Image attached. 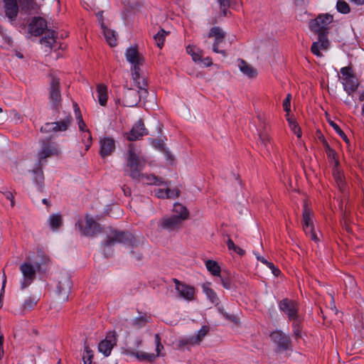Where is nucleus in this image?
I'll return each mask as SVG.
<instances>
[{
  "mask_svg": "<svg viewBox=\"0 0 364 364\" xmlns=\"http://www.w3.org/2000/svg\"><path fill=\"white\" fill-rule=\"evenodd\" d=\"M333 16L326 14L319 15L309 22L311 31L318 34V41L313 43L311 51L318 57L322 56L320 50H326L329 47L327 34L328 25L333 21Z\"/></svg>",
  "mask_w": 364,
  "mask_h": 364,
  "instance_id": "1",
  "label": "nucleus"
},
{
  "mask_svg": "<svg viewBox=\"0 0 364 364\" xmlns=\"http://www.w3.org/2000/svg\"><path fill=\"white\" fill-rule=\"evenodd\" d=\"M37 257H41V261L37 259L33 262L26 261L19 267L23 277L21 284V289L28 287L35 279L36 272L41 270L43 265L49 262L48 257L43 253L38 254Z\"/></svg>",
  "mask_w": 364,
  "mask_h": 364,
  "instance_id": "2",
  "label": "nucleus"
},
{
  "mask_svg": "<svg viewBox=\"0 0 364 364\" xmlns=\"http://www.w3.org/2000/svg\"><path fill=\"white\" fill-rule=\"evenodd\" d=\"M145 164V159L136 153L134 145L129 144L127 153V165L124 170L126 174L133 180L140 181L141 171Z\"/></svg>",
  "mask_w": 364,
  "mask_h": 364,
  "instance_id": "3",
  "label": "nucleus"
},
{
  "mask_svg": "<svg viewBox=\"0 0 364 364\" xmlns=\"http://www.w3.org/2000/svg\"><path fill=\"white\" fill-rule=\"evenodd\" d=\"M225 37V31L219 26L213 27L208 35L205 36L206 39L204 41V44L208 48H210V43L208 39L210 38H214V43L212 45V50L214 53H220L224 57L227 56V53L224 49H219L220 46L223 43Z\"/></svg>",
  "mask_w": 364,
  "mask_h": 364,
  "instance_id": "4",
  "label": "nucleus"
},
{
  "mask_svg": "<svg viewBox=\"0 0 364 364\" xmlns=\"http://www.w3.org/2000/svg\"><path fill=\"white\" fill-rule=\"evenodd\" d=\"M135 240L129 232L117 230H112L104 242L105 247H110L116 243H124L129 245H134Z\"/></svg>",
  "mask_w": 364,
  "mask_h": 364,
  "instance_id": "5",
  "label": "nucleus"
},
{
  "mask_svg": "<svg viewBox=\"0 0 364 364\" xmlns=\"http://www.w3.org/2000/svg\"><path fill=\"white\" fill-rule=\"evenodd\" d=\"M127 60L132 65V76L136 80L139 77L140 66L143 65L144 58L136 47H130L125 53Z\"/></svg>",
  "mask_w": 364,
  "mask_h": 364,
  "instance_id": "6",
  "label": "nucleus"
},
{
  "mask_svg": "<svg viewBox=\"0 0 364 364\" xmlns=\"http://www.w3.org/2000/svg\"><path fill=\"white\" fill-rule=\"evenodd\" d=\"M76 228L79 229L81 234L87 237H94L102 231L100 225L97 223L92 217L89 215H86L85 225L83 221L79 220L75 224Z\"/></svg>",
  "mask_w": 364,
  "mask_h": 364,
  "instance_id": "7",
  "label": "nucleus"
},
{
  "mask_svg": "<svg viewBox=\"0 0 364 364\" xmlns=\"http://www.w3.org/2000/svg\"><path fill=\"white\" fill-rule=\"evenodd\" d=\"M41 148L38 153V164L43 166L46 162L45 160L58 154L57 145L51 141L50 139L40 140Z\"/></svg>",
  "mask_w": 364,
  "mask_h": 364,
  "instance_id": "8",
  "label": "nucleus"
},
{
  "mask_svg": "<svg viewBox=\"0 0 364 364\" xmlns=\"http://www.w3.org/2000/svg\"><path fill=\"white\" fill-rule=\"evenodd\" d=\"M72 122L73 117L70 114H68L57 122L46 123L41 127V132L43 133L65 132Z\"/></svg>",
  "mask_w": 364,
  "mask_h": 364,
  "instance_id": "9",
  "label": "nucleus"
},
{
  "mask_svg": "<svg viewBox=\"0 0 364 364\" xmlns=\"http://www.w3.org/2000/svg\"><path fill=\"white\" fill-rule=\"evenodd\" d=\"M49 77V98L53 104V106L55 108H57L61 102L60 78L52 73L50 74Z\"/></svg>",
  "mask_w": 364,
  "mask_h": 364,
  "instance_id": "10",
  "label": "nucleus"
},
{
  "mask_svg": "<svg viewBox=\"0 0 364 364\" xmlns=\"http://www.w3.org/2000/svg\"><path fill=\"white\" fill-rule=\"evenodd\" d=\"M272 341L277 346V352H283L291 348L290 337L282 331L277 330L270 334Z\"/></svg>",
  "mask_w": 364,
  "mask_h": 364,
  "instance_id": "11",
  "label": "nucleus"
},
{
  "mask_svg": "<svg viewBox=\"0 0 364 364\" xmlns=\"http://www.w3.org/2000/svg\"><path fill=\"white\" fill-rule=\"evenodd\" d=\"M278 306L279 310L287 316L289 321L300 316L299 304L294 300L283 299L279 302Z\"/></svg>",
  "mask_w": 364,
  "mask_h": 364,
  "instance_id": "12",
  "label": "nucleus"
},
{
  "mask_svg": "<svg viewBox=\"0 0 364 364\" xmlns=\"http://www.w3.org/2000/svg\"><path fill=\"white\" fill-rule=\"evenodd\" d=\"M313 212L307 208L306 205H304L303 211V220L302 225L305 234L309 236L312 240L315 242L318 241V238L314 230V226L311 220Z\"/></svg>",
  "mask_w": 364,
  "mask_h": 364,
  "instance_id": "13",
  "label": "nucleus"
},
{
  "mask_svg": "<svg viewBox=\"0 0 364 364\" xmlns=\"http://www.w3.org/2000/svg\"><path fill=\"white\" fill-rule=\"evenodd\" d=\"M117 342V334L115 331H109L105 338L101 341L98 345V350L105 357L111 354V351Z\"/></svg>",
  "mask_w": 364,
  "mask_h": 364,
  "instance_id": "14",
  "label": "nucleus"
},
{
  "mask_svg": "<svg viewBox=\"0 0 364 364\" xmlns=\"http://www.w3.org/2000/svg\"><path fill=\"white\" fill-rule=\"evenodd\" d=\"M183 221L177 218L176 215L164 216L159 221V228L168 232L176 231L180 229Z\"/></svg>",
  "mask_w": 364,
  "mask_h": 364,
  "instance_id": "15",
  "label": "nucleus"
},
{
  "mask_svg": "<svg viewBox=\"0 0 364 364\" xmlns=\"http://www.w3.org/2000/svg\"><path fill=\"white\" fill-rule=\"evenodd\" d=\"M208 332L209 327L207 326H203L196 336H191L187 338H181L179 341V345L181 346L186 345H198L203 340Z\"/></svg>",
  "mask_w": 364,
  "mask_h": 364,
  "instance_id": "16",
  "label": "nucleus"
},
{
  "mask_svg": "<svg viewBox=\"0 0 364 364\" xmlns=\"http://www.w3.org/2000/svg\"><path fill=\"white\" fill-rule=\"evenodd\" d=\"M146 94L141 91H137L134 89H127L124 95V105L127 107L136 106L141 97H146Z\"/></svg>",
  "mask_w": 364,
  "mask_h": 364,
  "instance_id": "17",
  "label": "nucleus"
},
{
  "mask_svg": "<svg viewBox=\"0 0 364 364\" xmlns=\"http://www.w3.org/2000/svg\"><path fill=\"white\" fill-rule=\"evenodd\" d=\"M122 353L127 355L134 356L141 362H153L156 358H157V355H155L154 353L137 351L130 347L122 348Z\"/></svg>",
  "mask_w": 364,
  "mask_h": 364,
  "instance_id": "18",
  "label": "nucleus"
},
{
  "mask_svg": "<svg viewBox=\"0 0 364 364\" xmlns=\"http://www.w3.org/2000/svg\"><path fill=\"white\" fill-rule=\"evenodd\" d=\"M173 282L176 284V289L181 297L188 301L194 299L195 289L193 287L180 282L177 279H173Z\"/></svg>",
  "mask_w": 364,
  "mask_h": 364,
  "instance_id": "19",
  "label": "nucleus"
},
{
  "mask_svg": "<svg viewBox=\"0 0 364 364\" xmlns=\"http://www.w3.org/2000/svg\"><path fill=\"white\" fill-rule=\"evenodd\" d=\"M71 287L72 282L70 277L68 274H62L59 278L57 289L58 294L64 296V300L68 299V296L71 289Z\"/></svg>",
  "mask_w": 364,
  "mask_h": 364,
  "instance_id": "20",
  "label": "nucleus"
},
{
  "mask_svg": "<svg viewBox=\"0 0 364 364\" xmlns=\"http://www.w3.org/2000/svg\"><path fill=\"white\" fill-rule=\"evenodd\" d=\"M4 4L6 16L11 21H15L19 11L17 0H4Z\"/></svg>",
  "mask_w": 364,
  "mask_h": 364,
  "instance_id": "21",
  "label": "nucleus"
},
{
  "mask_svg": "<svg viewBox=\"0 0 364 364\" xmlns=\"http://www.w3.org/2000/svg\"><path fill=\"white\" fill-rule=\"evenodd\" d=\"M100 154L102 158H105L112 154L115 149V141L111 137H103L100 141Z\"/></svg>",
  "mask_w": 364,
  "mask_h": 364,
  "instance_id": "22",
  "label": "nucleus"
},
{
  "mask_svg": "<svg viewBox=\"0 0 364 364\" xmlns=\"http://www.w3.org/2000/svg\"><path fill=\"white\" fill-rule=\"evenodd\" d=\"M147 134V131L144 127V122L139 119L132 127L129 134L127 139L129 141L139 140L141 137Z\"/></svg>",
  "mask_w": 364,
  "mask_h": 364,
  "instance_id": "23",
  "label": "nucleus"
},
{
  "mask_svg": "<svg viewBox=\"0 0 364 364\" xmlns=\"http://www.w3.org/2000/svg\"><path fill=\"white\" fill-rule=\"evenodd\" d=\"M47 28L46 21L41 17H35L29 25L31 33L35 36H39Z\"/></svg>",
  "mask_w": 364,
  "mask_h": 364,
  "instance_id": "24",
  "label": "nucleus"
},
{
  "mask_svg": "<svg viewBox=\"0 0 364 364\" xmlns=\"http://www.w3.org/2000/svg\"><path fill=\"white\" fill-rule=\"evenodd\" d=\"M140 181H143L147 185L161 186L168 185V182L164 181L163 178L156 176L153 174L141 173Z\"/></svg>",
  "mask_w": 364,
  "mask_h": 364,
  "instance_id": "25",
  "label": "nucleus"
},
{
  "mask_svg": "<svg viewBox=\"0 0 364 364\" xmlns=\"http://www.w3.org/2000/svg\"><path fill=\"white\" fill-rule=\"evenodd\" d=\"M101 28L102 30L103 35L107 43L111 47L117 46V39L115 31L107 28L104 22H102L101 23Z\"/></svg>",
  "mask_w": 364,
  "mask_h": 364,
  "instance_id": "26",
  "label": "nucleus"
},
{
  "mask_svg": "<svg viewBox=\"0 0 364 364\" xmlns=\"http://www.w3.org/2000/svg\"><path fill=\"white\" fill-rule=\"evenodd\" d=\"M210 283L203 284L201 286L203 291L212 304L215 306H218L220 303V299L218 296L216 292L210 287Z\"/></svg>",
  "mask_w": 364,
  "mask_h": 364,
  "instance_id": "27",
  "label": "nucleus"
},
{
  "mask_svg": "<svg viewBox=\"0 0 364 364\" xmlns=\"http://www.w3.org/2000/svg\"><path fill=\"white\" fill-rule=\"evenodd\" d=\"M342 83L344 87V90L349 95L354 92L357 90L358 86V80L354 76L348 79L343 80Z\"/></svg>",
  "mask_w": 364,
  "mask_h": 364,
  "instance_id": "28",
  "label": "nucleus"
},
{
  "mask_svg": "<svg viewBox=\"0 0 364 364\" xmlns=\"http://www.w3.org/2000/svg\"><path fill=\"white\" fill-rule=\"evenodd\" d=\"M97 99L101 106H105L107 102V87L103 84L97 86Z\"/></svg>",
  "mask_w": 364,
  "mask_h": 364,
  "instance_id": "29",
  "label": "nucleus"
},
{
  "mask_svg": "<svg viewBox=\"0 0 364 364\" xmlns=\"http://www.w3.org/2000/svg\"><path fill=\"white\" fill-rule=\"evenodd\" d=\"M173 215H176L177 218L184 221L188 219L189 213L187 208L180 203H175L173 208Z\"/></svg>",
  "mask_w": 364,
  "mask_h": 364,
  "instance_id": "30",
  "label": "nucleus"
},
{
  "mask_svg": "<svg viewBox=\"0 0 364 364\" xmlns=\"http://www.w3.org/2000/svg\"><path fill=\"white\" fill-rule=\"evenodd\" d=\"M240 71L249 77H254L257 75V71L245 61L240 60L238 65Z\"/></svg>",
  "mask_w": 364,
  "mask_h": 364,
  "instance_id": "31",
  "label": "nucleus"
},
{
  "mask_svg": "<svg viewBox=\"0 0 364 364\" xmlns=\"http://www.w3.org/2000/svg\"><path fill=\"white\" fill-rule=\"evenodd\" d=\"M186 51L191 55L193 60L196 63H199V61L201 60V58L203 56V50L196 46H188L186 47Z\"/></svg>",
  "mask_w": 364,
  "mask_h": 364,
  "instance_id": "32",
  "label": "nucleus"
},
{
  "mask_svg": "<svg viewBox=\"0 0 364 364\" xmlns=\"http://www.w3.org/2000/svg\"><path fill=\"white\" fill-rule=\"evenodd\" d=\"M55 32L52 30H47L46 32V36L41 38V43L46 46L49 48H53V44L55 43Z\"/></svg>",
  "mask_w": 364,
  "mask_h": 364,
  "instance_id": "33",
  "label": "nucleus"
},
{
  "mask_svg": "<svg viewBox=\"0 0 364 364\" xmlns=\"http://www.w3.org/2000/svg\"><path fill=\"white\" fill-rule=\"evenodd\" d=\"M132 79L134 81V82L136 84L137 87L139 88V91L147 95L148 92H147V90H146V87H147L146 79L145 75L143 73H141V70L139 71V77H138L137 79L135 80L132 77Z\"/></svg>",
  "mask_w": 364,
  "mask_h": 364,
  "instance_id": "34",
  "label": "nucleus"
},
{
  "mask_svg": "<svg viewBox=\"0 0 364 364\" xmlns=\"http://www.w3.org/2000/svg\"><path fill=\"white\" fill-rule=\"evenodd\" d=\"M205 267L213 276H220V267L217 262L208 259L205 262Z\"/></svg>",
  "mask_w": 364,
  "mask_h": 364,
  "instance_id": "35",
  "label": "nucleus"
},
{
  "mask_svg": "<svg viewBox=\"0 0 364 364\" xmlns=\"http://www.w3.org/2000/svg\"><path fill=\"white\" fill-rule=\"evenodd\" d=\"M48 223L53 230H57L63 224L62 216L59 214H53L50 216Z\"/></svg>",
  "mask_w": 364,
  "mask_h": 364,
  "instance_id": "36",
  "label": "nucleus"
},
{
  "mask_svg": "<svg viewBox=\"0 0 364 364\" xmlns=\"http://www.w3.org/2000/svg\"><path fill=\"white\" fill-rule=\"evenodd\" d=\"M150 318V316H147L146 314H144L143 315H140L139 316L134 318L132 321V325L138 328H142L149 322Z\"/></svg>",
  "mask_w": 364,
  "mask_h": 364,
  "instance_id": "37",
  "label": "nucleus"
},
{
  "mask_svg": "<svg viewBox=\"0 0 364 364\" xmlns=\"http://www.w3.org/2000/svg\"><path fill=\"white\" fill-rule=\"evenodd\" d=\"M168 35V33L166 32L164 29L161 28L157 33L154 36V41L156 45L161 48L164 46L166 36Z\"/></svg>",
  "mask_w": 364,
  "mask_h": 364,
  "instance_id": "38",
  "label": "nucleus"
},
{
  "mask_svg": "<svg viewBox=\"0 0 364 364\" xmlns=\"http://www.w3.org/2000/svg\"><path fill=\"white\" fill-rule=\"evenodd\" d=\"M290 321L292 322V327L295 337L297 338H300L301 333V324L302 322L301 316Z\"/></svg>",
  "mask_w": 364,
  "mask_h": 364,
  "instance_id": "39",
  "label": "nucleus"
},
{
  "mask_svg": "<svg viewBox=\"0 0 364 364\" xmlns=\"http://www.w3.org/2000/svg\"><path fill=\"white\" fill-rule=\"evenodd\" d=\"M218 312L228 321L232 322V323H234L235 324H237L240 321V318L235 316V315H232V314H228L225 309L222 306H218Z\"/></svg>",
  "mask_w": 364,
  "mask_h": 364,
  "instance_id": "40",
  "label": "nucleus"
},
{
  "mask_svg": "<svg viewBox=\"0 0 364 364\" xmlns=\"http://www.w3.org/2000/svg\"><path fill=\"white\" fill-rule=\"evenodd\" d=\"M42 166H39V164H38L37 167H36L33 170V173L34 174V181L37 184L40 186L44 181V176L43 171L41 169Z\"/></svg>",
  "mask_w": 364,
  "mask_h": 364,
  "instance_id": "41",
  "label": "nucleus"
},
{
  "mask_svg": "<svg viewBox=\"0 0 364 364\" xmlns=\"http://www.w3.org/2000/svg\"><path fill=\"white\" fill-rule=\"evenodd\" d=\"M38 299L35 297H28L23 304V311H27L33 309L37 304Z\"/></svg>",
  "mask_w": 364,
  "mask_h": 364,
  "instance_id": "42",
  "label": "nucleus"
},
{
  "mask_svg": "<svg viewBox=\"0 0 364 364\" xmlns=\"http://www.w3.org/2000/svg\"><path fill=\"white\" fill-rule=\"evenodd\" d=\"M336 9L338 12L346 14L350 11V6L344 0H338L336 4Z\"/></svg>",
  "mask_w": 364,
  "mask_h": 364,
  "instance_id": "43",
  "label": "nucleus"
},
{
  "mask_svg": "<svg viewBox=\"0 0 364 364\" xmlns=\"http://www.w3.org/2000/svg\"><path fill=\"white\" fill-rule=\"evenodd\" d=\"M227 246L230 250H233L235 253L238 254L239 255L242 256L245 253V251L244 250L235 245L233 241L230 238L227 241Z\"/></svg>",
  "mask_w": 364,
  "mask_h": 364,
  "instance_id": "44",
  "label": "nucleus"
},
{
  "mask_svg": "<svg viewBox=\"0 0 364 364\" xmlns=\"http://www.w3.org/2000/svg\"><path fill=\"white\" fill-rule=\"evenodd\" d=\"M82 140L85 146V149L88 150L92 144V135L89 130L83 131Z\"/></svg>",
  "mask_w": 364,
  "mask_h": 364,
  "instance_id": "45",
  "label": "nucleus"
},
{
  "mask_svg": "<svg viewBox=\"0 0 364 364\" xmlns=\"http://www.w3.org/2000/svg\"><path fill=\"white\" fill-rule=\"evenodd\" d=\"M329 124L333 128L336 132L343 139V141H345L346 143H349V140L346 134L336 122L333 121H329Z\"/></svg>",
  "mask_w": 364,
  "mask_h": 364,
  "instance_id": "46",
  "label": "nucleus"
},
{
  "mask_svg": "<svg viewBox=\"0 0 364 364\" xmlns=\"http://www.w3.org/2000/svg\"><path fill=\"white\" fill-rule=\"evenodd\" d=\"M287 120L289 122V127L291 129V130L294 132V134H296L297 135V136L299 138L301 137V133L300 128H299V125L297 124V123L290 119H287Z\"/></svg>",
  "mask_w": 364,
  "mask_h": 364,
  "instance_id": "47",
  "label": "nucleus"
},
{
  "mask_svg": "<svg viewBox=\"0 0 364 364\" xmlns=\"http://www.w3.org/2000/svg\"><path fill=\"white\" fill-rule=\"evenodd\" d=\"M155 338V343H156V353L155 355H157V357H159L161 355V351L164 349V346L161 343V338L159 334H156L154 336Z\"/></svg>",
  "mask_w": 364,
  "mask_h": 364,
  "instance_id": "48",
  "label": "nucleus"
},
{
  "mask_svg": "<svg viewBox=\"0 0 364 364\" xmlns=\"http://www.w3.org/2000/svg\"><path fill=\"white\" fill-rule=\"evenodd\" d=\"M218 3L220 4V9L223 11V14L224 16L227 15L228 9L230 6V0H218Z\"/></svg>",
  "mask_w": 364,
  "mask_h": 364,
  "instance_id": "49",
  "label": "nucleus"
},
{
  "mask_svg": "<svg viewBox=\"0 0 364 364\" xmlns=\"http://www.w3.org/2000/svg\"><path fill=\"white\" fill-rule=\"evenodd\" d=\"M291 95L290 94H288L286 97V98L283 101V107L284 110L287 113V115L289 114V112H290V106H291Z\"/></svg>",
  "mask_w": 364,
  "mask_h": 364,
  "instance_id": "50",
  "label": "nucleus"
},
{
  "mask_svg": "<svg viewBox=\"0 0 364 364\" xmlns=\"http://www.w3.org/2000/svg\"><path fill=\"white\" fill-rule=\"evenodd\" d=\"M341 73L342 75V80H346L351 77H353V75L350 73V67H343L341 69Z\"/></svg>",
  "mask_w": 364,
  "mask_h": 364,
  "instance_id": "51",
  "label": "nucleus"
},
{
  "mask_svg": "<svg viewBox=\"0 0 364 364\" xmlns=\"http://www.w3.org/2000/svg\"><path fill=\"white\" fill-rule=\"evenodd\" d=\"M154 193L159 198H167V188H156L154 190Z\"/></svg>",
  "mask_w": 364,
  "mask_h": 364,
  "instance_id": "52",
  "label": "nucleus"
},
{
  "mask_svg": "<svg viewBox=\"0 0 364 364\" xmlns=\"http://www.w3.org/2000/svg\"><path fill=\"white\" fill-rule=\"evenodd\" d=\"M219 277L220 279V282H221L222 285L223 286V287L227 289H230L231 288V282H230V279L228 278H224L223 277H222L220 275Z\"/></svg>",
  "mask_w": 364,
  "mask_h": 364,
  "instance_id": "53",
  "label": "nucleus"
},
{
  "mask_svg": "<svg viewBox=\"0 0 364 364\" xmlns=\"http://www.w3.org/2000/svg\"><path fill=\"white\" fill-rule=\"evenodd\" d=\"M178 195L179 193L177 190L167 188V198H176L178 196Z\"/></svg>",
  "mask_w": 364,
  "mask_h": 364,
  "instance_id": "54",
  "label": "nucleus"
},
{
  "mask_svg": "<svg viewBox=\"0 0 364 364\" xmlns=\"http://www.w3.org/2000/svg\"><path fill=\"white\" fill-rule=\"evenodd\" d=\"M267 267L272 270V272L274 276L277 277L280 274L281 271L277 268L272 262H270Z\"/></svg>",
  "mask_w": 364,
  "mask_h": 364,
  "instance_id": "55",
  "label": "nucleus"
},
{
  "mask_svg": "<svg viewBox=\"0 0 364 364\" xmlns=\"http://www.w3.org/2000/svg\"><path fill=\"white\" fill-rule=\"evenodd\" d=\"M199 63H201L205 67H209L213 65L212 58L210 57L205 58H201V60H200Z\"/></svg>",
  "mask_w": 364,
  "mask_h": 364,
  "instance_id": "56",
  "label": "nucleus"
},
{
  "mask_svg": "<svg viewBox=\"0 0 364 364\" xmlns=\"http://www.w3.org/2000/svg\"><path fill=\"white\" fill-rule=\"evenodd\" d=\"M259 139L264 145H266L267 142L269 141L270 137L267 134L261 133L259 134Z\"/></svg>",
  "mask_w": 364,
  "mask_h": 364,
  "instance_id": "57",
  "label": "nucleus"
},
{
  "mask_svg": "<svg viewBox=\"0 0 364 364\" xmlns=\"http://www.w3.org/2000/svg\"><path fill=\"white\" fill-rule=\"evenodd\" d=\"M93 355H83L82 360L84 364H91Z\"/></svg>",
  "mask_w": 364,
  "mask_h": 364,
  "instance_id": "58",
  "label": "nucleus"
},
{
  "mask_svg": "<svg viewBox=\"0 0 364 364\" xmlns=\"http://www.w3.org/2000/svg\"><path fill=\"white\" fill-rule=\"evenodd\" d=\"M79 118H80V122H79V128H80V130L82 131L83 132L84 130V127H85V122H83L82 119V116L80 114L79 115Z\"/></svg>",
  "mask_w": 364,
  "mask_h": 364,
  "instance_id": "59",
  "label": "nucleus"
},
{
  "mask_svg": "<svg viewBox=\"0 0 364 364\" xmlns=\"http://www.w3.org/2000/svg\"><path fill=\"white\" fill-rule=\"evenodd\" d=\"M19 3H20V6L21 7V9H24L25 8V4H26L27 6H28L29 5V3H30V0H19Z\"/></svg>",
  "mask_w": 364,
  "mask_h": 364,
  "instance_id": "60",
  "label": "nucleus"
},
{
  "mask_svg": "<svg viewBox=\"0 0 364 364\" xmlns=\"http://www.w3.org/2000/svg\"><path fill=\"white\" fill-rule=\"evenodd\" d=\"M92 355V351L90 350L88 346H85L84 354L83 355Z\"/></svg>",
  "mask_w": 364,
  "mask_h": 364,
  "instance_id": "61",
  "label": "nucleus"
},
{
  "mask_svg": "<svg viewBox=\"0 0 364 364\" xmlns=\"http://www.w3.org/2000/svg\"><path fill=\"white\" fill-rule=\"evenodd\" d=\"M96 15H97V17L98 21L100 23V24L102 23V22H104L103 21V11H102L98 12Z\"/></svg>",
  "mask_w": 364,
  "mask_h": 364,
  "instance_id": "62",
  "label": "nucleus"
},
{
  "mask_svg": "<svg viewBox=\"0 0 364 364\" xmlns=\"http://www.w3.org/2000/svg\"><path fill=\"white\" fill-rule=\"evenodd\" d=\"M131 253L133 255V257H135L137 260L139 261L141 259V257H142L141 254H140V253L136 254L135 252H134V251H132Z\"/></svg>",
  "mask_w": 364,
  "mask_h": 364,
  "instance_id": "63",
  "label": "nucleus"
},
{
  "mask_svg": "<svg viewBox=\"0 0 364 364\" xmlns=\"http://www.w3.org/2000/svg\"><path fill=\"white\" fill-rule=\"evenodd\" d=\"M258 261H260L262 263L266 264L267 266H268L269 264H270L269 262H268L264 257H262V256H261V257L258 258Z\"/></svg>",
  "mask_w": 364,
  "mask_h": 364,
  "instance_id": "64",
  "label": "nucleus"
}]
</instances>
